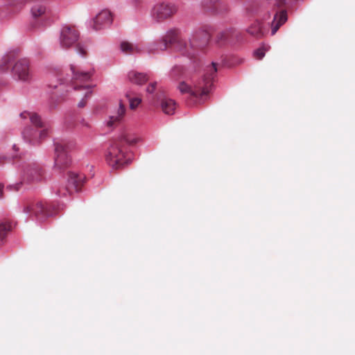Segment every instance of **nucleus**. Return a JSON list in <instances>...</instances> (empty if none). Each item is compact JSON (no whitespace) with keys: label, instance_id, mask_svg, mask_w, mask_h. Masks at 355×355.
Here are the masks:
<instances>
[{"label":"nucleus","instance_id":"obj_1","mask_svg":"<svg viewBox=\"0 0 355 355\" xmlns=\"http://www.w3.org/2000/svg\"><path fill=\"white\" fill-rule=\"evenodd\" d=\"M209 32L203 28L195 29L189 38V44L182 39L180 32L176 29L168 31L164 35L158 40L150 43L148 45L147 50L148 53H158L159 51H165L168 44L178 51L182 52L189 58L194 57L196 54V48L205 46L210 39Z\"/></svg>","mask_w":355,"mask_h":355},{"label":"nucleus","instance_id":"obj_2","mask_svg":"<svg viewBox=\"0 0 355 355\" xmlns=\"http://www.w3.org/2000/svg\"><path fill=\"white\" fill-rule=\"evenodd\" d=\"M139 139L135 136L129 134L127 132H123L115 139H114L105 155V159L107 164L112 168H120L128 163V160L125 159V151L124 146L132 145L136 144Z\"/></svg>","mask_w":355,"mask_h":355},{"label":"nucleus","instance_id":"obj_3","mask_svg":"<svg viewBox=\"0 0 355 355\" xmlns=\"http://www.w3.org/2000/svg\"><path fill=\"white\" fill-rule=\"evenodd\" d=\"M217 71L216 64L212 62L206 69V73L198 83H195L193 88L182 81L178 86V89L182 94H189L196 98L203 99L210 92L213 87V81Z\"/></svg>","mask_w":355,"mask_h":355},{"label":"nucleus","instance_id":"obj_4","mask_svg":"<svg viewBox=\"0 0 355 355\" xmlns=\"http://www.w3.org/2000/svg\"><path fill=\"white\" fill-rule=\"evenodd\" d=\"M10 71L12 78L17 81L31 83L33 78L30 62L26 58H20L15 62Z\"/></svg>","mask_w":355,"mask_h":355},{"label":"nucleus","instance_id":"obj_5","mask_svg":"<svg viewBox=\"0 0 355 355\" xmlns=\"http://www.w3.org/2000/svg\"><path fill=\"white\" fill-rule=\"evenodd\" d=\"M20 173L24 181L27 182H37L44 179V169L39 164L35 162L23 163L19 165Z\"/></svg>","mask_w":355,"mask_h":355},{"label":"nucleus","instance_id":"obj_6","mask_svg":"<svg viewBox=\"0 0 355 355\" xmlns=\"http://www.w3.org/2000/svg\"><path fill=\"white\" fill-rule=\"evenodd\" d=\"M177 11L178 8L174 3L157 2L150 10V17L155 22H162L171 17Z\"/></svg>","mask_w":355,"mask_h":355},{"label":"nucleus","instance_id":"obj_7","mask_svg":"<svg viewBox=\"0 0 355 355\" xmlns=\"http://www.w3.org/2000/svg\"><path fill=\"white\" fill-rule=\"evenodd\" d=\"M80 33L74 27L68 24L61 26L59 31L58 42L63 49H69L73 46L79 40Z\"/></svg>","mask_w":355,"mask_h":355},{"label":"nucleus","instance_id":"obj_8","mask_svg":"<svg viewBox=\"0 0 355 355\" xmlns=\"http://www.w3.org/2000/svg\"><path fill=\"white\" fill-rule=\"evenodd\" d=\"M113 21L111 12L107 9L99 11L94 17L87 21V28L90 30L98 31L110 28Z\"/></svg>","mask_w":355,"mask_h":355},{"label":"nucleus","instance_id":"obj_9","mask_svg":"<svg viewBox=\"0 0 355 355\" xmlns=\"http://www.w3.org/2000/svg\"><path fill=\"white\" fill-rule=\"evenodd\" d=\"M55 161L54 167L62 169L67 167L71 163L65 142L54 140Z\"/></svg>","mask_w":355,"mask_h":355},{"label":"nucleus","instance_id":"obj_10","mask_svg":"<svg viewBox=\"0 0 355 355\" xmlns=\"http://www.w3.org/2000/svg\"><path fill=\"white\" fill-rule=\"evenodd\" d=\"M24 212L26 214H34L36 220L38 222H42L53 214V211L50 210L49 206L46 204L44 205L42 202L26 206L24 209Z\"/></svg>","mask_w":355,"mask_h":355},{"label":"nucleus","instance_id":"obj_11","mask_svg":"<svg viewBox=\"0 0 355 355\" xmlns=\"http://www.w3.org/2000/svg\"><path fill=\"white\" fill-rule=\"evenodd\" d=\"M84 177L73 172L69 173L67 186L65 191L60 189L56 192L58 196H65L67 193L71 194L78 191V187L83 182Z\"/></svg>","mask_w":355,"mask_h":355},{"label":"nucleus","instance_id":"obj_12","mask_svg":"<svg viewBox=\"0 0 355 355\" xmlns=\"http://www.w3.org/2000/svg\"><path fill=\"white\" fill-rule=\"evenodd\" d=\"M31 0H5L6 8H3L1 15L2 17H12L19 13L24 6Z\"/></svg>","mask_w":355,"mask_h":355},{"label":"nucleus","instance_id":"obj_13","mask_svg":"<svg viewBox=\"0 0 355 355\" xmlns=\"http://www.w3.org/2000/svg\"><path fill=\"white\" fill-rule=\"evenodd\" d=\"M43 128L44 129L39 132L33 130L31 128H25L22 132L24 139L34 145L38 144L41 139L46 137L50 132L49 128L46 127L45 125Z\"/></svg>","mask_w":355,"mask_h":355},{"label":"nucleus","instance_id":"obj_14","mask_svg":"<svg viewBox=\"0 0 355 355\" xmlns=\"http://www.w3.org/2000/svg\"><path fill=\"white\" fill-rule=\"evenodd\" d=\"M20 55V49L18 47H11L8 49L1 59L0 64V71H6L8 67V64L14 62Z\"/></svg>","mask_w":355,"mask_h":355},{"label":"nucleus","instance_id":"obj_15","mask_svg":"<svg viewBox=\"0 0 355 355\" xmlns=\"http://www.w3.org/2000/svg\"><path fill=\"white\" fill-rule=\"evenodd\" d=\"M29 12L31 19L37 21L46 15L48 9L41 1H34L31 5Z\"/></svg>","mask_w":355,"mask_h":355},{"label":"nucleus","instance_id":"obj_16","mask_svg":"<svg viewBox=\"0 0 355 355\" xmlns=\"http://www.w3.org/2000/svg\"><path fill=\"white\" fill-rule=\"evenodd\" d=\"M125 108L121 102L119 103V107L116 112L110 116L109 119L105 121V124L108 128H112L117 124L120 123L125 115Z\"/></svg>","mask_w":355,"mask_h":355},{"label":"nucleus","instance_id":"obj_17","mask_svg":"<svg viewBox=\"0 0 355 355\" xmlns=\"http://www.w3.org/2000/svg\"><path fill=\"white\" fill-rule=\"evenodd\" d=\"M288 19L287 12L286 10H282L279 13L277 12L273 17L271 22V35H273L276 33L279 27L283 25Z\"/></svg>","mask_w":355,"mask_h":355},{"label":"nucleus","instance_id":"obj_18","mask_svg":"<svg viewBox=\"0 0 355 355\" xmlns=\"http://www.w3.org/2000/svg\"><path fill=\"white\" fill-rule=\"evenodd\" d=\"M20 117L24 120H29L30 122L37 128L44 127V123L41 116L37 113L25 111L20 114Z\"/></svg>","mask_w":355,"mask_h":355},{"label":"nucleus","instance_id":"obj_19","mask_svg":"<svg viewBox=\"0 0 355 355\" xmlns=\"http://www.w3.org/2000/svg\"><path fill=\"white\" fill-rule=\"evenodd\" d=\"M120 49L122 53L126 55L140 53L142 51V48L140 45L131 43L128 41H123L121 42Z\"/></svg>","mask_w":355,"mask_h":355},{"label":"nucleus","instance_id":"obj_20","mask_svg":"<svg viewBox=\"0 0 355 355\" xmlns=\"http://www.w3.org/2000/svg\"><path fill=\"white\" fill-rule=\"evenodd\" d=\"M128 80L135 85H142L148 80V75L144 73L137 72L132 70L127 75Z\"/></svg>","mask_w":355,"mask_h":355},{"label":"nucleus","instance_id":"obj_21","mask_svg":"<svg viewBox=\"0 0 355 355\" xmlns=\"http://www.w3.org/2000/svg\"><path fill=\"white\" fill-rule=\"evenodd\" d=\"M247 32L256 37H261L268 32V28L264 27L259 21L253 23L247 30Z\"/></svg>","mask_w":355,"mask_h":355},{"label":"nucleus","instance_id":"obj_22","mask_svg":"<svg viewBox=\"0 0 355 355\" xmlns=\"http://www.w3.org/2000/svg\"><path fill=\"white\" fill-rule=\"evenodd\" d=\"M175 103L170 98H162L160 100V106L163 112L166 114H173L175 111Z\"/></svg>","mask_w":355,"mask_h":355},{"label":"nucleus","instance_id":"obj_23","mask_svg":"<svg viewBox=\"0 0 355 355\" xmlns=\"http://www.w3.org/2000/svg\"><path fill=\"white\" fill-rule=\"evenodd\" d=\"M73 78L76 80L88 81L92 76V71H76L75 66L71 65Z\"/></svg>","mask_w":355,"mask_h":355},{"label":"nucleus","instance_id":"obj_24","mask_svg":"<svg viewBox=\"0 0 355 355\" xmlns=\"http://www.w3.org/2000/svg\"><path fill=\"white\" fill-rule=\"evenodd\" d=\"M184 69L182 66L175 65L170 71L169 76L172 80H177L183 76Z\"/></svg>","mask_w":355,"mask_h":355},{"label":"nucleus","instance_id":"obj_25","mask_svg":"<svg viewBox=\"0 0 355 355\" xmlns=\"http://www.w3.org/2000/svg\"><path fill=\"white\" fill-rule=\"evenodd\" d=\"M94 86L87 85V86H80V87H74V89H79L80 88L87 89V92L85 94L84 97L81 99V101L78 103V107H83L86 105L85 100L90 96L92 93V88Z\"/></svg>","mask_w":355,"mask_h":355},{"label":"nucleus","instance_id":"obj_26","mask_svg":"<svg viewBox=\"0 0 355 355\" xmlns=\"http://www.w3.org/2000/svg\"><path fill=\"white\" fill-rule=\"evenodd\" d=\"M202 4L205 9L212 10L218 8L220 0H202Z\"/></svg>","mask_w":355,"mask_h":355},{"label":"nucleus","instance_id":"obj_27","mask_svg":"<svg viewBox=\"0 0 355 355\" xmlns=\"http://www.w3.org/2000/svg\"><path fill=\"white\" fill-rule=\"evenodd\" d=\"M126 97L128 98L130 102V107L131 109L136 108L141 102V99L140 98L136 97V98H132L131 94L130 92H127L125 94Z\"/></svg>","mask_w":355,"mask_h":355},{"label":"nucleus","instance_id":"obj_28","mask_svg":"<svg viewBox=\"0 0 355 355\" xmlns=\"http://www.w3.org/2000/svg\"><path fill=\"white\" fill-rule=\"evenodd\" d=\"M9 230L8 225L3 223H0V245L3 243Z\"/></svg>","mask_w":355,"mask_h":355},{"label":"nucleus","instance_id":"obj_29","mask_svg":"<svg viewBox=\"0 0 355 355\" xmlns=\"http://www.w3.org/2000/svg\"><path fill=\"white\" fill-rule=\"evenodd\" d=\"M266 51V49H265L263 46L259 47L257 49L254 51L253 55L258 60H261L264 57Z\"/></svg>","mask_w":355,"mask_h":355},{"label":"nucleus","instance_id":"obj_30","mask_svg":"<svg viewBox=\"0 0 355 355\" xmlns=\"http://www.w3.org/2000/svg\"><path fill=\"white\" fill-rule=\"evenodd\" d=\"M76 52L80 56H85L87 53L85 45L81 43H78L76 46Z\"/></svg>","mask_w":355,"mask_h":355},{"label":"nucleus","instance_id":"obj_31","mask_svg":"<svg viewBox=\"0 0 355 355\" xmlns=\"http://www.w3.org/2000/svg\"><path fill=\"white\" fill-rule=\"evenodd\" d=\"M232 30H227L223 32H221L218 34L219 40H229L230 39V35L232 34Z\"/></svg>","mask_w":355,"mask_h":355},{"label":"nucleus","instance_id":"obj_32","mask_svg":"<svg viewBox=\"0 0 355 355\" xmlns=\"http://www.w3.org/2000/svg\"><path fill=\"white\" fill-rule=\"evenodd\" d=\"M22 186V182H17L13 184H9L7 189L10 191H18Z\"/></svg>","mask_w":355,"mask_h":355},{"label":"nucleus","instance_id":"obj_33","mask_svg":"<svg viewBox=\"0 0 355 355\" xmlns=\"http://www.w3.org/2000/svg\"><path fill=\"white\" fill-rule=\"evenodd\" d=\"M270 3L274 5L277 6V7H282L284 5L286 4V0H269Z\"/></svg>","mask_w":355,"mask_h":355},{"label":"nucleus","instance_id":"obj_34","mask_svg":"<svg viewBox=\"0 0 355 355\" xmlns=\"http://www.w3.org/2000/svg\"><path fill=\"white\" fill-rule=\"evenodd\" d=\"M157 86V82H154L150 83L147 87H146V92L148 94H153V92L155 90Z\"/></svg>","mask_w":355,"mask_h":355},{"label":"nucleus","instance_id":"obj_35","mask_svg":"<svg viewBox=\"0 0 355 355\" xmlns=\"http://www.w3.org/2000/svg\"><path fill=\"white\" fill-rule=\"evenodd\" d=\"M58 103L54 99H51L48 102V107L50 110H53L57 107Z\"/></svg>","mask_w":355,"mask_h":355},{"label":"nucleus","instance_id":"obj_36","mask_svg":"<svg viewBox=\"0 0 355 355\" xmlns=\"http://www.w3.org/2000/svg\"><path fill=\"white\" fill-rule=\"evenodd\" d=\"M17 157V153L12 155L10 157H7V156H4V155H0V164H1L3 160L14 159V158H16Z\"/></svg>","mask_w":355,"mask_h":355},{"label":"nucleus","instance_id":"obj_37","mask_svg":"<svg viewBox=\"0 0 355 355\" xmlns=\"http://www.w3.org/2000/svg\"><path fill=\"white\" fill-rule=\"evenodd\" d=\"M3 188H4L3 184L2 183H0V198L3 196Z\"/></svg>","mask_w":355,"mask_h":355},{"label":"nucleus","instance_id":"obj_38","mask_svg":"<svg viewBox=\"0 0 355 355\" xmlns=\"http://www.w3.org/2000/svg\"><path fill=\"white\" fill-rule=\"evenodd\" d=\"M49 87L55 89L58 87V85L53 84V83H51L49 84Z\"/></svg>","mask_w":355,"mask_h":355},{"label":"nucleus","instance_id":"obj_39","mask_svg":"<svg viewBox=\"0 0 355 355\" xmlns=\"http://www.w3.org/2000/svg\"><path fill=\"white\" fill-rule=\"evenodd\" d=\"M132 3L135 5H137L140 3L141 0H132Z\"/></svg>","mask_w":355,"mask_h":355},{"label":"nucleus","instance_id":"obj_40","mask_svg":"<svg viewBox=\"0 0 355 355\" xmlns=\"http://www.w3.org/2000/svg\"><path fill=\"white\" fill-rule=\"evenodd\" d=\"M13 148L15 149V151H17V150L16 149V145L15 144L13 145Z\"/></svg>","mask_w":355,"mask_h":355}]
</instances>
